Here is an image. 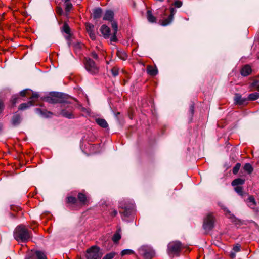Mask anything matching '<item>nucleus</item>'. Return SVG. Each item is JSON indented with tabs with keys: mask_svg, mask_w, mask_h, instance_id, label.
<instances>
[{
	"mask_svg": "<svg viewBox=\"0 0 259 259\" xmlns=\"http://www.w3.org/2000/svg\"><path fill=\"white\" fill-rule=\"evenodd\" d=\"M14 237L18 242H26L32 237V235L24 226L20 225L15 228Z\"/></svg>",
	"mask_w": 259,
	"mask_h": 259,
	"instance_id": "obj_1",
	"label": "nucleus"
},
{
	"mask_svg": "<svg viewBox=\"0 0 259 259\" xmlns=\"http://www.w3.org/2000/svg\"><path fill=\"white\" fill-rule=\"evenodd\" d=\"M68 96L62 93H53L51 96L46 98L45 100L51 104L67 103Z\"/></svg>",
	"mask_w": 259,
	"mask_h": 259,
	"instance_id": "obj_2",
	"label": "nucleus"
},
{
	"mask_svg": "<svg viewBox=\"0 0 259 259\" xmlns=\"http://www.w3.org/2000/svg\"><path fill=\"white\" fill-rule=\"evenodd\" d=\"M182 249V244L180 241L170 242L167 246V252L169 255H179Z\"/></svg>",
	"mask_w": 259,
	"mask_h": 259,
	"instance_id": "obj_3",
	"label": "nucleus"
},
{
	"mask_svg": "<svg viewBox=\"0 0 259 259\" xmlns=\"http://www.w3.org/2000/svg\"><path fill=\"white\" fill-rule=\"evenodd\" d=\"M85 68L91 74H95L98 72L99 68L95 62L91 58H85L84 61Z\"/></svg>",
	"mask_w": 259,
	"mask_h": 259,
	"instance_id": "obj_4",
	"label": "nucleus"
},
{
	"mask_svg": "<svg viewBox=\"0 0 259 259\" xmlns=\"http://www.w3.org/2000/svg\"><path fill=\"white\" fill-rule=\"evenodd\" d=\"M119 207L124 209L123 211H120L123 219V217H128L131 215L134 207L133 204H127L125 201H121L119 204Z\"/></svg>",
	"mask_w": 259,
	"mask_h": 259,
	"instance_id": "obj_5",
	"label": "nucleus"
},
{
	"mask_svg": "<svg viewBox=\"0 0 259 259\" xmlns=\"http://www.w3.org/2000/svg\"><path fill=\"white\" fill-rule=\"evenodd\" d=\"M87 257L88 259H99L102 257L99 247L93 246L87 250Z\"/></svg>",
	"mask_w": 259,
	"mask_h": 259,
	"instance_id": "obj_6",
	"label": "nucleus"
},
{
	"mask_svg": "<svg viewBox=\"0 0 259 259\" xmlns=\"http://www.w3.org/2000/svg\"><path fill=\"white\" fill-rule=\"evenodd\" d=\"M139 252L145 259H151L155 255L154 250L148 246H143L139 249Z\"/></svg>",
	"mask_w": 259,
	"mask_h": 259,
	"instance_id": "obj_7",
	"label": "nucleus"
},
{
	"mask_svg": "<svg viewBox=\"0 0 259 259\" xmlns=\"http://www.w3.org/2000/svg\"><path fill=\"white\" fill-rule=\"evenodd\" d=\"M215 219L212 213H208L204 218L203 228L206 231H210L214 227Z\"/></svg>",
	"mask_w": 259,
	"mask_h": 259,
	"instance_id": "obj_8",
	"label": "nucleus"
},
{
	"mask_svg": "<svg viewBox=\"0 0 259 259\" xmlns=\"http://www.w3.org/2000/svg\"><path fill=\"white\" fill-rule=\"evenodd\" d=\"M25 259H47V256L41 251H31L26 256Z\"/></svg>",
	"mask_w": 259,
	"mask_h": 259,
	"instance_id": "obj_9",
	"label": "nucleus"
},
{
	"mask_svg": "<svg viewBox=\"0 0 259 259\" xmlns=\"http://www.w3.org/2000/svg\"><path fill=\"white\" fill-rule=\"evenodd\" d=\"M170 14L167 18L164 19L162 21L161 25L163 26H166L169 24L172 21L174 16L176 12V10L174 8H171L170 9Z\"/></svg>",
	"mask_w": 259,
	"mask_h": 259,
	"instance_id": "obj_10",
	"label": "nucleus"
},
{
	"mask_svg": "<svg viewBox=\"0 0 259 259\" xmlns=\"http://www.w3.org/2000/svg\"><path fill=\"white\" fill-rule=\"evenodd\" d=\"M112 27L114 30L112 36L111 37L110 40L111 41L116 42L117 40L116 34L118 31V24L115 21L112 22Z\"/></svg>",
	"mask_w": 259,
	"mask_h": 259,
	"instance_id": "obj_11",
	"label": "nucleus"
},
{
	"mask_svg": "<svg viewBox=\"0 0 259 259\" xmlns=\"http://www.w3.org/2000/svg\"><path fill=\"white\" fill-rule=\"evenodd\" d=\"M100 31L105 38H108L110 36V29L106 25H103L100 28Z\"/></svg>",
	"mask_w": 259,
	"mask_h": 259,
	"instance_id": "obj_12",
	"label": "nucleus"
},
{
	"mask_svg": "<svg viewBox=\"0 0 259 259\" xmlns=\"http://www.w3.org/2000/svg\"><path fill=\"white\" fill-rule=\"evenodd\" d=\"M247 101L246 98H242L241 96L238 94H236L234 97L235 103L239 105L243 104Z\"/></svg>",
	"mask_w": 259,
	"mask_h": 259,
	"instance_id": "obj_13",
	"label": "nucleus"
},
{
	"mask_svg": "<svg viewBox=\"0 0 259 259\" xmlns=\"http://www.w3.org/2000/svg\"><path fill=\"white\" fill-rule=\"evenodd\" d=\"M246 202L247 205L252 209H254L256 206V202L252 196H249L246 199Z\"/></svg>",
	"mask_w": 259,
	"mask_h": 259,
	"instance_id": "obj_14",
	"label": "nucleus"
},
{
	"mask_svg": "<svg viewBox=\"0 0 259 259\" xmlns=\"http://www.w3.org/2000/svg\"><path fill=\"white\" fill-rule=\"evenodd\" d=\"M121 238V229L120 228L117 229L116 232L112 237V240L115 243L118 242Z\"/></svg>",
	"mask_w": 259,
	"mask_h": 259,
	"instance_id": "obj_15",
	"label": "nucleus"
},
{
	"mask_svg": "<svg viewBox=\"0 0 259 259\" xmlns=\"http://www.w3.org/2000/svg\"><path fill=\"white\" fill-rule=\"evenodd\" d=\"M78 199L80 203L82 205L86 204L89 201L88 197L82 193H78Z\"/></svg>",
	"mask_w": 259,
	"mask_h": 259,
	"instance_id": "obj_16",
	"label": "nucleus"
},
{
	"mask_svg": "<svg viewBox=\"0 0 259 259\" xmlns=\"http://www.w3.org/2000/svg\"><path fill=\"white\" fill-rule=\"evenodd\" d=\"M35 111L37 114L44 117H49L52 114L51 112L47 111L46 110H42L39 108H36L35 109Z\"/></svg>",
	"mask_w": 259,
	"mask_h": 259,
	"instance_id": "obj_17",
	"label": "nucleus"
},
{
	"mask_svg": "<svg viewBox=\"0 0 259 259\" xmlns=\"http://www.w3.org/2000/svg\"><path fill=\"white\" fill-rule=\"evenodd\" d=\"M251 69L250 66L246 65L244 66L241 70V74L244 76L248 75L251 72Z\"/></svg>",
	"mask_w": 259,
	"mask_h": 259,
	"instance_id": "obj_18",
	"label": "nucleus"
},
{
	"mask_svg": "<svg viewBox=\"0 0 259 259\" xmlns=\"http://www.w3.org/2000/svg\"><path fill=\"white\" fill-rule=\"evenodd\" d=\"M114 13L113 11L111 10H107L106 11L105 14L104 16L103 19L104 20L112 21L113 19Z\"/></svg>",
	"mask_w": 259,
	"mask_h": 259,
	"instance_id": "obj_19",
	"label": "nucleus"
},
{
	"mask_svg": "<svg viewBox=\"0 0 259 259\" xmlns=\"http://www.w3.org/2000/svg\"><path fill=\"white\" fill-rule=\"evenodd\" d=\"M245 182V180L241 178H237L234 180L232 182V185L234 187L235 186H240L243 185Z\"/></svg>",
	"mask_w": 259,
	"mask_h": 259,
	"instance_id": "obj_20",
	"label": "nucleus"
},
{
	"mask_svg": "<svg viewBox=\"0 0 259 259\" xmlns=\"http://www.w3.org/2000/svg\"><path fill=\"white\" fill-rule=\"evenodd\" d=\"M97 123L103 128H106L108 126L107 121L102 118H97L96 119Z\"/></svg>",
	"mask_w": 259,
	"mask_h": 259,
	"instance_id": "obj_21",
	"label": "nucleus"
},
{
	"mask_svg": "<svg viewBox=\"0 0 259 259\" xmlns=\"http://www.w3.org/2000/svg\"><path fill=\"white\" fill-rule=\"evenodd\" d=\"M102 14V9L100 8H97L93 11V17L94 19H98L101 17Z\"/></svg>",
	"mask_w": 259,
	"mask_h": 259,
	"instance_id": "obj_22",
	"label": "nucleus"
},
{
	"mask_svg": "<svg viewBox=\"0 0 259 259\" xmlns=\"http://www.w3.org/2000/svg\"><path fill=\"white\" fill-rule=\"evenodd\" d=\"M33 105L34 104L32 103V101H29L27 103H24L21 104L19 107V109L20 110H24L29 108V107L33 106Z\"/></svg>",
	"mask_w": 259,
	"mask_h": 259,
	"instance_id": "obj_23",
	"label": "nucleus"
},
{
	"mask_svg": "<svg viewBox=\"0 0 259 259\" xmlns=\"http://www.w3.org/2000/svg\"><path fill=\"white\" fill-rule=\"evenodd\" d=\"M259 98V93L254 92L250 94L248 96V100L250 101H254Z\"/></svg>",
	"mask_w": 259,
	"mask_h": 259,
	"instance_id": "obj_24",
	"label": "nucleus"
},
{
	"mask_svg": "<svg viewBox=\"0 0 259 259\" xmlns=\"http://www.w3.org/2000/svg\"><path fill=\"white\" fill-rule=\"evenodd\" d=\"M147 19L149 22L151 23H154L156 22L155 17L152 15L151 12L150 10L147 12Z\"/></svg>",
	"mask_w": 259,
	"mask_h": 259,
	"instance_id": "obj_25",
	"label": "nucleus"
},
{
	"mask_svg": "<svg viewBox=\"0 0 259 259\" xmlns=\"http://www.w3.org/2000/svg\"><path fill=\"white\" fill-rule=\"evenodd\" d=\"M61 114L63 116L67 118L70 119L74 117L73 115H72L71 112L66 111L65 110H63L61 111Z\"/></svg>",
	"mask_w": 259,
	"mask_h": 259,
	"instance_id": "obj_26",
	"label": "nucleus"
},
{
	"mask_svg": "<svg viewBox=\"0 0 259 259\" xmlns=\"http://www.w3.org/2000/svg\"><path fill=\"white\" fill-rule=\"evenodd\" d=\"M21 121V117L19 115H14L12 119V124L14 125L19 124Z\"/></svg>",
	"mask_w": 259,
	"mask_h": 259,
	"instance_id": "obj_27",
	"label": "nucleus"
},
{
	"mask_svg": "<svg viewBox=\"0 0 259 259\" xmlns=\"http://www.w3.org/2000/svg\"><path fill=\"white\" fill-rule=\"evenodd\" d=\"M117 55L120 59L123 60H126L127 58V55L124 51H118L117 52Z\"/></svg>",
	"mask_w": 259,
	"mask_h": 259,
	"instance_id": "obj_28",
	"label": "nucleus"
},
{
	"mask_svg": "<svg viewBox=\"0 0 259 259\" xmlns=\"http://www.w3.org/2000/svg\"><path fill=\"white\" fill-rule=\"evenodd\" d=\"M147 72L149 74H150V75H152V76L156 75L158 73V71H157V69L154 68L152 67H149L148 68Z\"/></svg>",
	"mask_w": 259,
	"mask_h": 259,
	"instance_id": "obj_29",
	"label": "nucleus"
},
{
	"mask_svg": "<svg viewBox=\"0 0 259 259\" xmlns=\"http://www.w3.org/2000/svg\"><path fill=\"white\" fill-rule=\"evenodd\" d=\"M71 45L74 48V49L76 51L80 50L83 46V45L79 41H76L75 42L72 43L71 44Z\"/></svg>",
	"mask_w": 259,
	"mask_h": 259,
	"instance_id": "obj_30",
	"label": "nucleus"
},
{
	"mask_svg": "<svg viewBox=\"0 0 259 259\" xmlns=\"http://www.w3.org/2000/svg\"><path fill=\"white\" fill-rule=\"evenodd\" d=\"M243 169L245 171H247L248 174H251L253 171V168L250 164L247 163H246Z\"/></svg>",
	"mask_w": 259,
	"mask_h": 259,
	"instance_id": "obj_31",
	"label": "nucleus"
},
{
	"mask_svg": "<svg viewBox=\"0 0 259 259\" xmlns=\"http://www.w3.org/2000/svg\"><path fill=\"white\" fill-rule=\"evenodd\" d=\"M234 190L239 195L243 196L244 193L241 186L234 187Z\"/></svg>",
	"mask_w": 259,
	"mask_h": 259,
	"instance_id": "obj_32",
	"label": "nucleus"
},
{
	"mask_svg": "<svg viewBox=\"0 0 259 259\" xmlns=\"http://www.w3.org/2000/svg\"><path fill=\"white\" fill-rule=\"evenodd\" d=\"M31 91L28 89H25L20 92V94L21 96L24 97L26 96L30 95Z\"/></svg>",
	"mask_w": 259,
	"mask_h": 259,
	"instance_id": "obj_33",
	"label": "nucleus"
},
{
	"mask_svg": "<svg viewBox=\"0 0 259 259\" xmlns=\"http://www.w3.org/2000/svg\"><path fill=\"white\" fill-rule=\"evenodd\" d=\"M222 208L224 210V211L226 212V214L227 215L228 217L230 218H233L234 217V216L231 213V212L225 206H221Z\"/></svg>",
	"mask_w": 259,
	"mask_h": 259,
	"instance_id": "obj_34",
	"label": "nucleus"
},
{
	"mask_svg": "<svg viewBox=\"0 0 259 259\" xmlns=\"http://www.w3.org/2000/svg\"><path fill=\"white\" fill-rule=\"evenodd\" d=\"M19 98V96L18 95H15L12 97L11 102L13 106H14L16 103H17Z\"/></svg>",
	"mask_w": 259,
	"mask_h": 259,
	"instance_id": "obj_35",
	"label": "nucleus"
},
{
	"mask_svg": "<svg viewBox=\"0 0 259 259\" xmlns=\"http://www.w3.org/2000/svg\"><path fill=\"white\" fill-rule=\"evenodd\" d=\"M86 29L88 32L94 31V26L90 23H86Z\"/></svg>",
	"mask_w": 259,
	"mask_h": 259,
	"instance_id": "obj_36",
	"label": "nucleus"
},
{
	"mask_svg": "<svg viewBox=\"0 0 259 259\" xmlns=\"http://www.w3.org/2000/svg\"><path fill=\"white\" fill-rule=\"evenodd\" d=\"M67 201L69 203L75 204L77 202V199L74 197L69 196L67 197Z\"/></svg>",
	"mask_w": 259,
	"mask_h": 259,
	"instance_id": "obj_37",
	"label": "nucleus"
},
{
	"mask_svg": "<svg viewBox=\"0 0 259 259\" xmlns=\"http://www.w3.org/2000/svg\"><path fill=\"white\" fill-rule=\"evenodd\" d=\"M134 251L131 249H124L121 251V254L122 256L125 255L131 254L134 253Z\"/></svg>",
	"mask_w": 259,
	"mask_h": 259,
	"instance_id": "obj_38",
	"label": "nucleus"
},
{
	"mask_svg": "<svg viewBox=\"0 0 259 259\" xmlns=\"http://www.w3.org/2000/svg\"><path fill=\"white\" fill-rule=\"evenodd\" d=\"M240 166H241V164L239 163H237L235 166L233 168V169H232V172L234 174H236L240 168Z\"/></svg>",
	"mask_w": 259,
	"mask_h": 259,
	"instance_id": "obj_39",
	"label": "nucleus"
},
{
	"mask_svg": "<svg viewBox=\"0 0 259 259\" xmlns=\"http://www.w3.org/2000/svg\"><path fill=\"white\" fill-rule=\"evenodd\" d=\"M65 5V11L69 12L72 7V5L70 2L64 3Z\"/></svg>",
	"mask_w": 259,
	"mask_h": 259,
	"instance_id": "obj_40",
	"label": "nucleus"
},
{
	"mask_svg": "<svg viewBox=\"0 0 259 259\" xmlns=\"http://www.w3.org/2000/svg\"><path fill=\"white\" fill-rule=\"evenodd\" d=\"M115 255V253L114 252H110L109 253L107 254L103 259H112Z\"/></svg>",
	"mask_w": 259,
	"mask_h": 259,
	"instance_id": "obj_41",
	"label": "nucleus"
},
{
	"mask_svg": "<svg viewBox=\"0 0 259 259\" xmlns=\"http://www.w3.org/2000/svg\"><path fill=\"white\" fill-rule=\"evenodd\" d=\"M63 31L65 33H66L67 34H69L70 33V28H69V27L66 24H64L63 25Z\"/></svg>",
	"mask_w": 259,
	"mask_h": 259,
	"instance_id": "obj_42",
	"label": "nucleus"
},
{
	"mask_svg": "<svg viewBox=\"0 0 259 259\" xmlns=\"http://www.w3.org/2000/svg\"><path fill=\"white\" fill-rule=\"evenodd\" d=\"M39 97V94L37 93H33L32 95L30 97L31 99L30 101H32V103L34 102V100L37 99Z\"/></svg>",
	"mask_w": 259,
	"mask_h": 259,
	"instance_id": "obj_43",
	"label": "nucleus"
},
{
	"mask_svg": "<svg viewBox=\"0 0 259 259\" xmlns=\"http://www.w3.org/2000/svg\"><path fill=\"white\" fill-rule=\"evenodd\" d=\"M111 72H112L113 76H116L119 74L118 69L116 67H114L112 69Z\"/></svg>",
	"mask_w": 259,
	"mask_h": 259,
	"instance_id": "obj_44",
	"label": "nucleus"
},
{
	"mask_svg": "<svg viewBox=\"0 0 259 259\" xmlns=\"http://www.w3.org/2000/svg\"><path fill=\"white\" fill-rule=\"evenodd\" d=\"M5 109V104L3 101L0 99V114L3 113Z\"/></svg>",
	"mask_w": 259,
	"mask_h": 259,
	"instance_id": "obj_45",
	"label": "nucleus"
},
{
	"mask_svg": "<svg viewBox=\"0 0 259 259\" xmlns=\"http://www.w3.org/2000/svg\"><path fill=\"white\" fill-rule=\"evenodd\" d=\"M182 5V2L181 1L177 0L175 2L174 6L177 8H180Z\"/></svg>",
	"mask_w": 259,
	"mask_h": 259,
	"instance_id": "obj_46",
	"label": "nucleus"
},
{
	"mask_svg": "<svg viewBox=\"0 0 259 259\" xmlns=\"http://www.w3.org/2000/svg\"><path fill=\"white\" fill-rule=\"evenodd\" d=\"M88 33H89V35L90 38L92 40H95L96 39V35H95V33L94 32V31H91V32H88Z\"/></svg>",
	"mask_w": 259,
	"mask_h": 259,
	"instance_id": "obj_47",
	"label": "nucleus"
},
{
	"mask_svg": "<svg viewBox=\"0 0 259 259\" xmlns=\"http://www.w3.org/2000/svg\"><path fill=\"white\" fill-rule=\"evenodd\" d=\"M233 249L235 252H239L240 251V246L237 244L233 247Z\"/></svg>",
	"mask_w": 259,
	"mask_h": 259,
	"instance_id": "obj_48",
	"label": "nucleus"
},
{
	"mask_svg": "<svg viewBox=\"0 0 259 259\" xmlns=\"http://www.w3.org/2000/svg\"><path fill=\"white\" fill-rule=\"evenodd\" d=\"M91 56L95 59L97 60L98 59V56L97 54L95 52H92Z\"/></svg>",
	"mask_w": 259,
	"mask_h": 259,
	"instance_id": "obj_49",
	"label": "nucleus"
},
{
	"mask_svg": "<svg viewBox=\"0 0 259 259\" xmlns=\"http://www.w3.org/2000/svg\"><path fill=\"white\" fill-rule=\"evenodd\" d=\"M190 111L191 112V113L192 115L194 113V105L193 104H192L190 107Z\"/></svg>",
	"mask_w": 259,
	"mask_h": 259,
	"instance_id": "obj_50",
	"label": "nucleus"
},
{
	"mask_svg": "<svg viewBox=\"0 0 259 259\" xmlns=\"http://www.w3.org/2000/svg\"><path fill=\"white\" fill-rule=\"evenodd\" d=\"M112 216L115 217L117 214V211L116 210H113V211L111 213Z\"/></svg>",
	"mask_w": 259,
	"mask_h": 259,
	"instance_id": "obj_51",
	"label": "nucleus"
},
{
	"mask_svg": "<svg viewBox=\"0 0 259 259\" xmlns=\"http://www.w3.org/2000/svg\"><path fill=\"white\" fill-rule=\"evenodd\" d=\"M236 256L235 253L234 252H231L230 253V256L231 258H234Z\"/></svg>",
	"mask_w": 259,
	"mask_h": 259,
	"instance_id": "obj_52",
	"label": "nucleus"
},
{
	"mask_svg": "<svg viewBox=\"0 0 259 259\" xmlns=\"http://www.w3.org/2000/svg\"><path fill=\"white\" fill-rule=\"evenodd\" d=\"M64 3L68 2H69V0H62Z\"/></svg>",
	"mask_w": 259,
	"mask_h": 259,
	"instance_id": "obj_53",
	"label": "nucleus"
},
{
	"mask_svg": "<svg viewBox=\"0 0 259 259\" xmlns=\"http://www.w3.org/2000/svg\"><path fill=\"white\" fill-rule=\"evenodd\" d=\"M257 90L259 91V84L256 87Z\"/></svg>",
	"mask_w": 259,
	"mask_h": 259,
	"instance_id": "obj_54",
	"label": "nucleus"
}]
</instances>
